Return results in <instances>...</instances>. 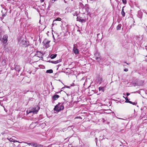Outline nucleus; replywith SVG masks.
Returning <instances> with one entry per match:
<instances>
[{"label": "nucleus", "instance_id": "nucleus-34", "mask_svg": "<svg viewBox=\"0 0 147 147\" xmlns=\"http://www.w3.org/2000/svg\"><path fill=\"white\" fill-rule=\"evenodd\" d=\"M5 60H3L2 61V62L3 63V62H4V63H5Z\"/></svg>", "mask_w": 147, "mask_h": 147}, {"label": "nucleus", "instance_id": "nucleus-32", "mask_svg": "<svg viewBox=\"0 0 147 147\" xmlns=\"http://www.w3.org/2000/svg\"><path fill=\"white\" fill-rule=\"evenodd\" d=\"M40 1L42 3L44 1V0H40Z\"/></svg>", "mask_w": 147, "mask_h": 147}, {"label": "nucleus", "instance_id": "nucleus-20", "mask_svg": "<svg viewBox=\"0 0 147 147\" xmlns=\"http://www.w3.org/2000/svg\"><path fill=\"white\" fill-rule=\"evenodd\" d=\"M121 25L120 24H119L117 27V30H119L121 29Z\"/></svg>", "mask_w": 147, "mask_h": 147}, {"label": "nucleus", "instance_id": "nucleus-17", "mask_svg": "<svg viewBox=\"0 0 147 147\" xmlns=\"http://www.w3.org/2000/svg\"><path fill=\"white\" fill-rule=\"evenodd\" d=\"M46 72L47 73L51 74L53 73V70L51 69L48 70H47Z\"/></svg>", "mask_w": 147, "mask_h": 147}, {"label": "nucleus", "instance_id": "nucleus-3", "mask_svg": "<svg viewBox=\"0 0 147 147\" xmlns=\"http://www.w3.org/2000/svg\"><path fill=\"white\" fill-rule=\"evenodd\" d=\"M18 43L20 46H27V42L26 39L24 37H20L18 39Z\"/></svg>", "mask_w": 147, "mask_h": 147}, {"label": "nucleus", "instance_id": "nucleus-35", "mask_svg": "<svg viewBox=\"0 0 147 147\" xmlns=\"http://www.w3.org/2000/svg\"><path fill=\"white\" fill-rule=\"evenodd\" d=\"M27 143V144H28V145H30V144H31V143Z\"/></svg>", "mask_w": 147, "mask_h": 147}, {"label": "nucleus", "instance_id": "nucleus-22", "mask_svg": "<svg viewBox=\"0 0 147 147\" xmlns=\"http://www.w3.org/2000/svg\"><path fill=\"white\" fill-rule=\"evenodd\" d=\"M7 139L8 140L11 142H13V139L12 138H9L8 137Z\"/></svg>", "mask_w": 147, "mask_h": 147}, {"label": "nucleus", "instance_id": "nucleus-38", "mask_svg": "<svg viewBox=\"0 0 147 147\" xmlns=\"http://www.w3.org/2000/svg\"><path fill=\"white\" fill-rule=\"evenodd\" d=\"M124 63H127L126 62H124Z\"/></svg>", "mask_w": 147, "mask_h": 147}, {"label": "nucleus", "instance_id": "nucleus-26", "mask_svg": "<svg viewBox=\"0 0 147 147\" xmlns=\"http://www.w3.org/2000/svg\"><path fill=\"white\" fill-rule=\"evenodd\" d=\"M129 103H130V104H132L133 105H136V103H135V102H133L131 101V102H129Z\"/></svg>", "mask_w": 147, "mask_h": 147}, {"label": "nucleus", "instance_id": "nucleus-21", "mask_svg": "<svg viewBox=\"0 0 147 147\" xmlns=\"http://www.w3.org/2000/svg\"><path fill=\"white\" fill-rule=\"evenodd\" d=\"M95 59L98 62H99L100 61V57H95Z\"/></svg>", "mask_w": 147, "mask_h": 147}, {"label": "nucleus", "instance_id": "nucleus-33", "mask_svg": "<svg viewBox=\"0 0 147 147\" xmlns=\"http://www.w3.org/2000/svg\"><path fill=\"white\" fill-rule=\"evenodd\" d=\"M103 122V123H104V121H105V120L104 119H102Z\"/></svg>", "mask_w": 147, "mask_h": 147}, {"label": "nucleus", "instance_id": "nucleus-29", "mask_svg": "<svg viewBox=\"0 0 147 147\" xmlns=\"http://www.w3.org/2000/svg\"><path fill=\"white\" fill-rule=\"evenodd\" d=\"M124 71H128V69L126 68L124 69Z\"/></svg>", "mask_w": 147, "mask_h": 147}, {"label": "nucleus", "instance_id": "nucleus-8", "mask_svg": "<svg viewBox=\"0 0 147 147\" xmlns=\"http://www.w3.org/2000/svg\"><path fill=\"white\" fill-rule=\"evenodd\" d=\"M30 145L34 147H43V146L40 144H38L36 143H32Z\"/></svg>", "mask_w": 147, "mask_h": 147}, {"label": "nucleus", "instance_id": "nucleus-1", "mask_svg": "<svg viewBox=\"0 0 147 147\" xmlns=\"http://www.w3.org/2000/svg\"><path fill=\"white\" fill-rule=\"evenodd\" d=\"M40 109V107L36 106L33 108L29 109V111L28 112V111H27V113H32L33 114H36L38 112V110Z\"/></svg>", "mask_w": 147, "mask_h": 147}, {"label": "nucleus", "instance_id": "nucleus-13", "mask_svg": "<svg viewBox=\"0 0 147 147\" xmlns=\"http://www.w3.org/2000/svg\"><path fill=\"white\" fill-rule=\"evenodd\" d=\"M94 57H100V55L99 53L96 52L94 54Z\"/></svg>", "mask_w": 147, "mask_h": 147}, {"label": "nucleus", "instance_id": "nucleus-7", "mask_svg": "<svg viewBox=\"0 0 147 147\" xmlns=\"http://www.w3.org/2000/svg\"><path fill=\"white\" fill-rule=\"evenodd\" d=\"M35 56H36L40 58H42L43 57V54L40 51H38L35 55Z\"/></svg>", "mask_w": 147, "mask_h": 147}, {"label": "nucleus", "instance_id": "nucleus-25", "mask_svg": "<svg viewBox=\"0 0 147 147\" xmlns=\"http://www.w3.org/2000/svg\"><path fill=\"white\" fill-rule=\"evenodd\" d=\"M61 19L59 18H57V19H56L55 20H56V21L57 22V21H61Z\"/></svg>", "mask_w": 147, "mask_h": 147}, {"label": "nucleus", "instance_id": "nucleus-5", "mask_svg": "<svg viewBox=\"0 0 147 147\" xmlns=\"http://www.w3.org/2000/svg\"><path fill=\"white\" fill-rule=\"evenodd\" d=\"M50 42V41L47 39H45L44 40L43 43L44 46L46 47V48H48L49 47L50 45L49 43Z\"/></svg>", "mask_w": 147, "mask_h": 147}, {"label": "nucleus", "instance_id": "nucleus-37", "mask_svg": "<svg viewBox=\"0 0 147 147\" xmlns=\"http://www.w3.org/2000/svg\"><path fill=\"white\" fill-rule=\"evenodd\" d=\"M13 1H16L15 0H13Z\"/></svg>", "mask_w": 147, "mask_h": 147}, {"label": "nucleus", "instance_id": "nucleus-30", "mask_svg": "<svg viewBox=\"0 0 147 147\" xmlns=\"http://www.w3.org/2000/svg\"><path fill=\"white\" fill-rule=\"evenodd\" d=\"M127 96H128L129 95H130V93H127Z\"/></svg>", "mask_w": 147, "mask_h": 147}, {"label": "nucleus", "instance_id": "nucleus-11", "mask_svg": "<svg viewBox=\"0 0 147 147\" xmlns=\"http://www.w3.org/2000/svg\"><path fill=\"white\" fill-rule=\"evenodd\" d=\"M102 80V78L100 77L97 78V79L96 80L97 82H98V83L99 84H101Z\"/></svg>", "mask_w": 147, "mask_h": 147}, {"label": "nucleus", "instance_id": "nucleus-24", "mask_svg": "<svg viewBox=\"0 0 147 147\" xmlns=\"http://www.w3.org/2000/svg\"><path fill=\"white\" fill-rule=\"evenodd\" d=\"M80 6L81 7H82V8H84V5H83V4L82 3H80Z\"/></svg>", "mask_w": 147, "mask_h": 147}, {"label": "nucleus", "instance_id": "nucleus-9", "mask_svg": "<svg viewBox=\"0 0 147 147\" xmlns=\"http://www.w3.org/2000/svg\"><path fill=\"white\" fill-rule=\"evenodd\" d=\"M73 51L76 54H78L79 52L78 50L74 46V47Z\"/></svg>", "mask_w": 147, "mask_h": 147}, {"label": "nucleus", "instance_id": "nucleus-4", "mask_svg": "<svg viewBox=\"0 0 147 147\" xmlns=\"http://www.w3.org/2000/svg\"><path fill=\"white\" fill-rule=\"evenodd\" d=\"M8 36L7 35H5L3 36L2 39L1 35V34H0V40L4 44H6L7 42V38Z\"/></svg>", "mask_w": 147, "mask_h": 147}, {"label": "nucleus", "instance_id": "nucleus-31", "mask_svg": "<svg viewBox=\"0 0 147 147\" xmlns=\"http://www.w3.org/2000/svg\"><path fill=\"white\" fill-rule=\"evenodd\" d=\"M55 1H54V0H51V2L52 3H54Z\"/></svg>", "mask_w": 147, "mask_h": 147}, {"label": "nucleus", "instance_id": "nucleus-16", "mask_svg": "<svg viewBox=\"0 0 147 147\" xmlns=\"http://www.w3.org/2000/svg\"><path fill=\"white\" fill-rule=\"evenodd\" d=\"M124 7H123L122 10V11H121V13L123 17H124L125 16V13L124 11V9H123V8Z\"/></svg>", "mask_w": 147, "mask_h": 147}, {"label": "nucleus", "instance_id": "nucleus-39", "mask_svg": "<svg viewBox=\"0 0 147 147\" xmlns=\"http://www.w3.org/2000/svg\"><path fill=\"white\" fill-rule=\"evenodd\" d=\"M18 142V143H21V142Z\"/></svg>", "mask_w": 147, "mask_h": 147}, {"label": "nucleus", "instance_id": "nucleus-18", "mask_svg": "<svg viewBox=\"0 0 147 147\" xmlns=\"http://www.w3.org/2000/svg\"><path fill=\"white\" fill-rule=\"evenodd\" d=\"M58 22H57L56 21V20H54L53 21V24H52V26H54L55 25H56L57 24Z\"/></svg>", "mask_w": 147, "mask_h": 147}, {"label": "nucleus", "instance_id": "nucleus-10", "mask_svg": "<svg viewBox=\"0 0 147 147\" xmlns=\"http://www.w3.org/2000/svg\"><path fill=\"white\" fill-rule=\"evenodd\" d=\"M14 69L17 71H20V68L19 65H16L15 66Z\"/></svg>", "mask_w": 147, "mask_h": 147}, {"label": "nucleus", "instance_id": "nucleus-28", "mask_svg": "<svg viewBox=\"0 0 147 147\" xmlns=\"http://www.w3.org/2000/svg\"><path fill=\"white\" fill-rule=\"evenodd\" d=\"M13 142H19V141H18L16 140H13Z\"/></svg>", "mask_w": 147, "mask_h": 147}, {"label": "nucleus", "instance_id": "nucleus-36", "mask_svg": "<svg viewBox=\"0 0 147 147\" xmlns=\"http://www.w3.org/2000/svg\"><path fill=\"white\" fill-rule=\"evenodd\" d=\"M127 63V64L128 65H129L130 64V63Z\"/></svg>", "mask_w": 147, "mask_h": 147}, {"label": "nucleus", "instance_id": "nucleus-19", "mask_svg": "<svg viewBox=\"0 0 147 147\" xmlns=\"http://www.w3.org/2000/svg\"><path fill=\"white\" fill-rule=\"evenodd\" d=\"M60 62V61L59 60H57L55 61H52L51 62L53 63H57Z\"/></svg>", "mask_w": 147, "mask_h": 147}, {"label": "nucleus", "instance_id": "nucleus-27", "mask_svg": "<svg viewBox=\"0 0 147 147\" xmlns=\"http://www.w3.org/2000/svg\"><path fill=\"white\" fill-rule=\"evenodd\" d=\"M122 1L123 3L124 4H125L126 3V0H122Z\"/></svg>", "mask_w": 147, "mask_h": 147}, {"label": "nucleus", "instance_id": "nucleus-23", "mask_svg": "<svg viewBox=\"0 0 147 147\" xmlns=\"http://www.w3.org/2000/svg\"><path fill=\"white\" fill-rule=\"evenodd\" d=\"M125 99L126 100L125 101V102H128V103H129L130 102H131V101H130L129 100H128L127 98H125Z\"/></svg>", "mask_w": 147, "mask_h": 147}, {"label": "nucleus", "instance_id": "nucleus-2", "mask_svg": "<svg viewBox=\"0 0 147 147\" xmlns=\"http://www.w3.org/2000/svg\"><path fill=\"white\" fill-rule=\"evenodd\" d=\"M64 108V107L63 105L61 103H59L55 106L54 109V110L59 112L61 110L63 109Z\"/></svg>", "mask_w": 147, "mask_h": 147}, {"label": "nucleus", "instance_id": "nucleus-6", "mask_svg": "<svg viewBox=\"0 0 147 147\" xmlns=\"http://www.w3.org/2000/svg\"><path fill=\"white\" fill-rule=\"evenodd\" d=\"M7 12V9L4 8H3L1 11V13H2V16L3 18H1V20H2L4 18V17L6 16Z\"/></svg>", "mask_w": 147, "mask_h": 147}, {"label": "nucleus", "instance_id": "nucleus-12", "mask_svg": "<svg viewBox=\"0 0 147 147\" xmlns=\"http://www.w3.org/2000/svg\"><path fill=\"white\" fill-rule=\"evenodd\" d=\"M59 97V95H55L53 96V100H57Z\"/></svg>", "mask_w": 147, "mask_h": 147}, {"label": "nucleus", "instance_id": "nucleus-15", "mask_svg": "<svg viewBox=\"0 0 147 147\" xmlns=\"http://www.w3.org/2000/svg\"><path fill=\"white\" fill-rule=\"evenodd\" d=\"M99 91H102V92H104V88L102 87H100L99 88Z\"/></svg>", "mask_w": 147, "mask_h": 147}, {"label": "nucleus", "instance_id": "nucleus-14", "mask_svg": "<svg viewBox=\"0 0 147 147\" xmlns=\"http://www.w3.org/2000/svg\"><path fill=\"white\" fill-rule=\"evenodd\" d=\"M57 55V54H52L51 55L50 57L51 59H53L55 58Z\"/></svg>", "mask_w": 147, "mask_h": 147}]
</instances>
